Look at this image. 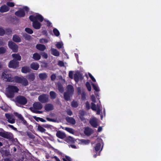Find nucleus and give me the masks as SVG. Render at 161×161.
I'll return each mask as SVG.
<instances>
[{
    "mask_svg": "<svg viewBox=\"0 0 161 161\" xmlns=\"http://www.w3.org/2000/svg\"><path fill=\"white\" fill-rule=\"evenodd\" d=\"M19 66V62L15 59H13L10 61L8 65V66L9 68L13 69H16Z\"/></svg>",
    "mask_w": 161,
    "mask_h": 161,
    "instance_id": "9d476101",
    "label": "nucleus"
},
{
    "mask_svg": "<svg viewBox=\"0 0 161 161\" xmlns=\"http://www.w3.org/2000/svg\"><path fill=\"white\" fill-rule=\"evenodd\" d=\"M14 82L22 84V85L26 86L28 85L29 83L27 79L23 77H21L17 76H14Z\"/></svg>",
    "mask_w": 161,
    "mask_h": 161,
    "instance_id": "7ed1b4c3",
    "label": "nucleus"
},
{
    "mask_svg": "<svg viewBox=\"0 0 161 161\" xmlns=\"http://www.w3.org/2000/svg\"><path fill=\"white\" fill-rule=\"evenodd\" d=\"M101 146V144L100 143H97L94 147L95 152H97L99 151L100 149Z\"/></svg>",
    "mask_w": 161,
    "mask_h": 161,
    "instance_id": "58836bf2",
    "label": "nucleus"
},
{
    "mask_svg": "<svg viewBox=\"0 0 161 161\" xmlns=\"http://www.w3.org/2000/svg\"><path fill=\"white\" fill-rule=\"evenodd\" d=\"M65 141L68 143H74L75 142L74 139L70 136H69L66 138Z\"/></svg>",
    "mask_w": 161,
    "mask_h": 161,
    "instance_id": "c85d7f7f",
    "label": "nucleus"
},
{
    "mask_svg": "<svg viewBox=\"0 0 161 161\" xmlns=\"http://www.w3.org/2000/svg\"><path fill=\"white\" fill-rule=\"evenodd\" d=\"M39 77L41 80H43L46 79L47 76L46 73H40L39 74Z\"/></svg>",
    "mask_w": 161,
    "mask_h": 161,
    "instance_id": "473e14b6",
    "label": "nucleus"
},
{
    "mask_svg": "<svg viewBox=\"0 0 161 161\" xmlns=\"http://www.w3.org/2000/svg\"><path fill=\"white\" fill-rule=\"evenodd\" d=\"M2 77L7 82H14V77H12V75L7 71H4L3 72Z\"/></svg>",
    "mask_w": 161,
    "mask_h": 161,
    "instance_id": "39448f33",
    "label": "nucleus"
},
{
    "mask_svg": "<svg viewBox=\"0 0 161 161\" xmlns=\"http://www.w3.org/2000/svg\"><path fill=\"white\" fill-rule=\"evenodd\" d=\"M35 76L34 74L32 73L28 75L27 78L29 81H33L35 80Z\"/></svg>",
    "mask_w": 161,
    "mask_h": 161,
    "instance_id": "f704fd0d",
    "label": "nucleus"
},
{
    "mask_svg": "<svg viewBox=\"0 0 161 161\" xmlns=\"http://www.w3.org/2000/svg\"><path fill=\"white\" fill-rule=\"evenodd\" d=\"M5 115L7 119V121L9 123L13 124L15 122V120L13 118L12 115L8 113L6 114Z\"/></svg>",
    "mask_w": 161,
    "mask_h": 161,
    "instance_id": "4468645a",
    "label": "nucleus"
},
{
    "mask_svg": "<svg viewBox=\"0 0 161 161\" xmlns=\"http://www.w3.org/2000/svg\"><path fill=\"white\" fill-rule=\"evenodd\" d=\"M29 18L30 20L32 22V26L34 29L38 30L40 28L41 24L38 21V20L40 22H42L43 21V18L41 15L37 14L35 16L31 15L30 16Z\"/></svg>",
    "mask_w": 161,
    "mask_h": 161,
    "instance_id": "f257e3e1",
    "label": "nucleus"
},
{
    "mask_svg": "<svg viewBox=\"0 0 161 161\" xmlns=\"http://www.w3.org/2000/svg\"><path fill=\"white\" fill-rule=\"evenodd\" d=\"M46 111H51L53 109V106L51 103H48L45 105L44 107Z\"/></svg>",
    "mask_w": 161,
    "mask_h": 161,
    "instance_id": "a211bd4d",
    "label": "nucleus"
},
{
    "mask_svg": "<svg viewBox=\"0 0 161 161\" xmlns=\"http://www.w3.org/2000/svg\"><path fill=\"white\" fill-rule=\"evenodd\" d=\"M93 132V130L91 128L87 127L85 128L84 133L87 136H90Z\"/></svg>",
    "mask_w": 161,
    "mask_h": 161,
    "instance_id": "f3484780",
    "label": "nucleus"
},
{
    "mask_svg": "<svg viewBox=\"0 0 161 161\" xmlns=\"http://www.w3.org/2000/svg\"><path fill=\"white\" fill-rule=\"evenodd\" d=\"M14 115L19 119L18 121L19 123L26 126L28 125L27 122L20 114L15 112L14 113Z\"/></svg>",
    "mask_w": 161,
    "mask_h": 161,
    "instance_id": "0eeeda50",
    "label": "nucleus"
},
{
    "mask_svg": "<svg viewBox=\"0 0 161 161\" xmlns=\"http://www.w3.org/2000/svg\"><path fill=\"white\" fill-rule=\"evenodd\" d=\"M51 79L52 81H54L56 79V76L55 74H52L51 76Z\"/></svg>",
    "mask_w": 161,
    "mask_h": 161,
    "instance_id": "69168bd1",
    "label": "nucleus"
},
{
    "mask_svg": "<svg viewBox=\"0 0 161 161\" xmlns=\"http://www.w3.org/2000/svg\"><path fill=\"white\" fill-rule=\"evenodd\" d=\"M6 52V48L3 47H0V54H3Z\"/></svg>",
    "mask_w": 161,
    "mask_h": 161,
    "instance_id": "a18cd8bd",
    "label": "nucleus"
},
{
    "mask_svg": "<svg viewBox=\"0 0 161 161\" xmlns=\"http://www.w3.org/2000/svg\"><path fill=\"white\" fill-rule=\"evenodd\" d=\"M77 93L78 95H81V100H84L86 99V94L84 89L81 90L80 87H78L77 88Z\"/></svg>",
    "mask_w": 161,
    "mask_h": 161,
    "instance_id": "1a4fd4ad",
    "label": "nucleus"
},
{
    "mask_svg": "<svg viewBox=\"0 0 161 161\" xmlns=\"http://www.w3.org/2000/svg\"><path fill=\"white\" fill-rule=\"evenodd\" d=\"M6 44L5 41L3 39H0V45L4 46Z\"/></svg>",
    "mask_w": 161,
    "mask_h": 161,
    "instance_id": "13d9d810",
    "label": "nucleus"
},
{
    "mask_svg": "<svg viewBox=\"0 0 161 161\" xmlns=\"http://www.w3.org/2000/svg\"><path fill=\"white\" fill-rule=\"evenodd\" d=\"M33 118L37 122H39V121L43 122H46V120H45L41 118L37 117L36 116H33Z\"/></svg>",
    "mask_w": 161,
    "mask_h": 161,
    "instance_id": "4c0bfd02",
    "label": "nucleus"
},
{
    "mask_svg": "<svg viewBox=\"0 0 161 161\" xmlns=\"http://www.w3.org/2000/svg\"><path fill=\"white\" fill-rule=\"evenodd\" d=\"M36 48L41 51H44L46 48V46L42 44H37L36 46Z\"/></svg>",
    "mask_w": 161,
    "mask_h": 161,
    "instance_id": "b1692460",
    "label": "nucleus"
},
{
    "mask_svg": "<svg viewBox=\"0 0 161 161\" xmlns=\"http://www.w3.org/2000/svg\"><path fill=\"white\" fill-rule=\"evenodd\" d=\"M42 107V104L39 102H36L34 103L33 107H31L30 109L31 111L33 110H40Z\"/></svg>",
    "mask_w": 161,
    "mask_h": 161,
    "instance_id": "9b49d317",
    "label": "nucleus"
},
{
    "mask_svg": "<svg viewBox=\"0 0 161 161\" xmlns=\"http://www.w3.org/2000/svg\"><path fill=\"white\" fill-rule=\"evenodd\" d=\"M25 12L23 9H21L17 11L15 13V14L17 16L19 17H23L25 15Z\"/></svg>",
    "mask_w": 161,
    "mask_h": 161,
    "instance_id": "f8f14e48",
    "label": "nucleus"
},
{
    "mask_svg": "<svg viewBox=\"0 0 161 161\" xmlns=\"http://www.w3.org/2000/svg\"><path fill=\"white\" fill-rule=\"evenodd\" d=\"M85 112L83 110H80L79 111V116H84Z\"/></svg>",
    "mask_w": 161,
    "mask_h": 161,
    "instance_id": "052dcab7",
    "label": "nucleus"
},
{
    "mask_svg": "<svg viewBox=\"0 0 161 161\" xmlns=\"http://www.w3.org/2000/svg\"><path fill=\"white\" fill-rule=\"evenodd\" d=\"M12 31L11 29L9 28L7 29H6L5 33L7 35H9L11 33Z\"/></svg>",
    "mask_w": 161,
    "mask_h": 161,
    "instance_id": "6e6d98bb",
    "label": "nucleus"
},
{
    "mask_svg": "<svg viewBox=\"0 0 161 161\" xmlns=\"http://www.w3.org/2000/svg\"><path fill=\"white\" fill-rule=\"evenodd\" d=\"M12 133L5 131L2 128H0V136L7 139H11L13 137Z\"/></svg>",
    "mask_w": 161,
    "mask_h": 161,
    "instance_id": "423d86ee",
    "label": "nucleus"
},
{
    "mask_svg": "<svg viewBox=\"0 0 161 161\" xmlns=\"http://www.w3.org/2000/svg\"><path fill=\"white\" fill-rule=\"evenodd\" d=\"M49 95L51 98L52 99H54L56 97V94L53 91H51L49 92Z\"/></svg>",
    "mask_w": 161,
    "mask_h": 161,
    "instance_id": "e433bc0d",
    "label": "nucleus"
},
{
    "mask_svg": "<svg viewBox=\"0 0 161 161\" xmlns=\"http://www.w3.org/2000/svg\"><path fill=\"white\" fill-rule=\"evenodd\" d=\"M78 104L77 101H72L71 105L72 107L75 108L78 106Z\"/></svg>",
    "mask_w": 161,
    "mask_h": 161,
    "instance_id": "49530a36",
    "label": "nucleus"
},
{
    "mask_svg": "<svg viewBox=\"0 0 161 161\" xmlns=\"http://www.w3.org/2000/svg\"><path fill=\"white\" fill-rule=\"evenodd\" d=\"M53 32L55 36H59V32L56 28H54L53 30Z\"/></svg>",
    "mask_w": 161,
    "mask_h": 161,
    "instance_id": "a19ab883",
    "label": "nucleus"
},
{
    "mask_svg": "<svg viewBox=\"0 0 161 161\" xmlns=\"http://www.w3.org/2000/svg\"><path fill=\"white\" fill-rule=\"evenodd\" d=\"M16 101H27L26 98L24 96L19 95L16 98Z\"/></svg>",
    "mask_w": 161,
    "mask_h": 161,
    "instance_id": "c9c22d12",
    "label": "nucleus"
},
{
    "mask_svg": "<svg viewBox=\"0 0 161 161\" xmlns=\"http://www.w3.org/2000/svg\"><path fill=\"white\" fill-rule=\"evenodd\" d=\"M92 85L93 89L97 92L99 91V89L98 86L94 83H92Z\"/></svg>",
    "mask_w": 161,
    "mask_h": 161,
    "instance_id": "37998d69",
    "label": "nucleus"
},
{
    "mask_svg": "<svg viewBox=\"0 0 161 161\" xmlns=\"http://www.w3.org/2000/svg\"><path fill=\"white\" fill-rule=\"evenodd\" d=\"M51 53L55 56H58L59 55V52L56 49L52 48L51 49Z\"/></svg>",
    "mask_w": 161,
    "mask_h": 161,
    "instance_id": "a878e982",
    "label": "nucleus"
},
{
    "mask_svg": "<svg viewBox=\"0 0 161 161\" xmlns=\"http://www.w3.org/2000/svg\"><path fill=\"white\" fill-rule=\"evenodd\" d=\"M41 55L45 59H47L48 58V56L47 54L45 52H42L41 53Z\"/></svg>",
    "mask_w": 161,
    "mask_h": 161,
    "instance_id": "680f3d73",
    "label": "nucleus"
},
{
    "mask_svg": "<svg viewBox=\"0 0 161 161\" xmlns=\"http://www.w3.org/2000/svg\"><path fill=\"white\" fill-rule=\"evenodd\" d=\"M39 42L41 43H47L48 42V40L45 38H42L40 39Z\"/></svg>",
    "mask_w": 161,
    "mask_h": 161,
    "instance_id": "8fccbe9b",
    "label": "nucleus"
},
{
    "mask_svg": "<svg viewBox=\"0 0 161 161\" xmlns=\"http://www.w3.org/2000/svg\"><path fill=\"white\" fill-rule=\"evenodd\" d=\"M5 34V30L2 28L0 27V36H3Z\"/></svg>",
    "mask_w": 161,
    "mask_h": 161,
    "instance_id": "5fc2aeb1",
    "label": "nucleus"
},
{
    "mask_svg": "<svg viewBox=\"0 0 161 161\" xmlns=\"http://www.w3.org/2000/svg\"><path fill=\"white\" fill-rule=\"evenodd\" d=\"M37 129L38 131L41 132H44L46 131V130L39 125H38Z\"/></svg>",
    "mask_w": 161,
    "mask_h": 161,
    "instance_id": "79ce46f5",
    "label": "nucleus"
},
{
    "mask_svg": "<svg viewBox=\"0 0 161 161\" xmlns=\"http://www.w3.org/2000/svg\"><path fill=\"white\" fill-rule=\"evenodd\" d=\"M9 8L7 6L4 5L1 6L0 8V12L2 13L6 12L9 10Z\"/></svg>",
    "mask_w": 161,
    "mask_h": 161,
    "instance_id": "aec40b11",
    "label": "nucleus"
},
{
    "mask_svg": "<svg viewBox=\"0 0 161 161\" xmlns=\"http://www.w3.org/2000/svg\"><path fill=\"white\" fill-rule=\"evenodd\" d=\"M65 130L69 132V133L71 134L74 133V130L71 128L69 127H65Z\"/></svg>",
    "mask_w": 161,
    "mask_h": 161,
    "instance_id": "c03bdc74",
    "label": "nucleus"
},
{
    "mask_svg": "<svg viewBox=\"0 0 161 161\" xmlns=\"http://www.w3.org/2000/svg\"><path fill=\"white\" fill-rule=\"evenodd\" d=\"M81 76V75L80 73L78 72L74 74V78L76 82H78L79 81V77Z\"/></svg>",
    "mask_w": 161,
    "mask_h": 161,
    "instance_id": "393cba45",
    "label": "nucleus"
},
{
    "mask_svg": "<svg viewBox=\"0 0 161 161\" xmlns=\"http://www.w3.org/2000/svg\"><path fill=\"white\" fill-rule=\"evenodd\" d=\"M88 75L89 77L94 82H95L96 81V79L93 77V76L91 75V74L89 73Z\"/></svg>",
    "mask_w": 161,
    "mask_h": 161,
    "instance_id": "0e129e2a",
    "label": "nucleus"
},
{
    "mask_svg": "<svg viewBox=\"0 0 161 161\" xmlns=\"http://www.w3.org/2000/svg\"><path fill=\"white\" fill-rule=\"evenodd\" d=\"M33 58L35 60H38L41 58V56L38 53H35L33 54Z\"/></svg>",
    "mask_w": 161,
    "mask_h": 161,
    "instance_id": "72a5a7b5",
    "label": "nucleus"
},
{
    "mask_svg": "<svg viewBox=\"0 0 161 161\" xmlns=\"http://www.w3.org/2000/svg\"><path fill=\"white\" fill-rule=\"evenodd\" d=\"M57 87L58 90L60 92L62 93L64 92V88L61 83L58 82L57 84Z\"/></svg>",
    "mask_w": 161,
    "mask_h": 161,
    "instance_id": "2f4dec72",
    "label": "nucleus"
},
{
    "mask_svg": "<svg viewBox=\"0 0 161 161\" xmlns=\"http://www.w3.org/2000/svg\"><path fill=\"white\" fill-rule=\"evenodd\" d=\"M89 123L94 128H97L98 126L97 121L95 119H90Z\"/></svg>",
    "mask_w": 161,
    "mask_h": 161,
    "instance_id": "412c9836",
    "label": "nucleus"
},
{
    "mask_svg": "<svg viewBox=\"0 0 161 161\" xmlns=\"http://www.w3.org/2000/svg\"><path fill=\"white\" fill-rule=\"evenodd\" d=\"M97 111V114L98 115H99L100 114V112L101 111V109L100 106L99 105H97V108L96 109Z\"/></svg>",
    "mask_w": 161,
    "mask_h": 161,
    "instance_id": "864d4df0",
    "label": "nucleus"
},
{
    "mask_svg": "<svg viewBox=\"0 0 161 161\" xmlns=\"http://www.w3.org/2000/svg\"><path fill=\"white\" fill-rule=\"evenodd\" d=\"M56 136L57 137L63 139L66 137V135L64 132L58 130L56 132Z\"/></svg>",
    "mask_w": 161,
    "mask_h": 161,
    "instance_id": "ddd939ff",
    "label": "nucleus"
},
{
    "mask_svg": "<svg viewBox=\"0 0 161 161\" xmlns=\"http://www.w3.org/2000/svg\"><path fill=\"white\" fill-rule=\"evenodd\" d=\"M26 134L31 139H34L35 138V136L33 135L31 132L27 131L26 132Z\"/></svg>",
    "mask_w": 161,
    "mask_h": 161,
    "instance_id": "ea45409f",
    "label": "nucleus"
},
{
    "mask_svg": "<svg viewBox=\"0 0 161 161\" xmlns=\"http://www.w3.org/2000/svg\"><path fill=\"white\" fill-rule=\"evenodd\" d=\"M91 109L94 111H96L97 109V107H96V104L93 103H91Z\"/></svg>",
    "mask_w": 161,
    "mask_h": 161,
    "instance_id": "3c124183",
    "label": "nucleus"
},
{
    "mask_svg": "<svg viewBox=\"0 0 161 161\" xmlns=\"http://www.w3.org/2000/svg\"><path fill=\"white\" fill-rule=\"evenodd\" d=\"M13 40L16 42H19L21 41L20 38L17 35H14L13 36Z\"/></svg>",
    "mask_w": 161,
    "mask_h": 161,
    "instance_id": "cd10ccee",
    "label": "nucleus"
},
{
    "mask_svg": "<svg viewBox=\"0 0 161 161\" xmlns=\"http://www.w3.org/2000/svg\"><path fill=\"white\" fill-rule=\"evenodd\" d=\"M12 57L14 58V59H15L16 61H20L21 59V56L19 54H12Z\"/></svg>",
    "mask_w": 161,
    "mask_h": 161,
    "instance_id": "bb28decb",
    "label": "nucleus"
},
{
    "mask_svg": "<svg viewBox=\"0 0 161 161\" xmlns=\"http://www.w3.org/2000/svg\"><path fill=\"white\" fill-rule=\"evenodd\" d=\"M86 86L89 91H91V86L90 83L88 82H87L86 84Z\"/></svg>",
    "mask_w": 161,
    "mask_h": 161,
    "instance_id": "09e8293b",
    "label": "nucleus"
},
{
    "mask_svg": "<svg viewBox=\"0 0 161 161\" xmlns=\"http://www.w3.org/2000/svg\"><path fill=\"white\" fill-rule=\"evenodd\" d=\"M25 31L30 34H32L33 33V31L32 29L29 28H26L25 29Z\"/></svg>",
    "mask_w": 161,
    "mask_h": 161,
    "instance_id": "de8ad7c7",
    "label": "nucleus"
},
{
    "mask_svg": "<svg viewBox=\"0 0 161 161\" xmlns=\"http://www.w3.org/2000/svg\"><path fill=\"white\" fill-rule=\"evenodd\" d=\"M7 5L9 7H12L14 6V3L11 2H8L7 3Z\"/></svg>",
    "mask_w": 161,
    "mask_h": 161,
    "instance_id": "4d7b16f0",
    "label": "nucleus"
},
{
    "mask_svg": "<svg viewBox=\"0 0 161 161\" xmlns=\"http://www.w3.org/2000/svg\"><path fill=\"white\" fill-rule=\"evenodd\" d=\"M65 157V158H63V160L64 161H71V158L69 157L66 156Z\"/></svg>",
    "mask_w": 161,
    "mask_h": 161,
    "instance_id": "bf43d9fd",
    "label": "nucleus"
},
{
    "mask_svg": "<svg viewBox=\"0 0 161 161\" xmlns=\"http://www.w3.org/2000/svg\"><path fill=\"white\" fill-rule=\"evenodd\" d=\"M66 92L70 94H73L74 92V88L73 86L71 85H68L66 87Z\"/></svg>",
    "mask_w": 161,
    "mask_h": 161,
    "instance_id": "6ab92c4d",
    "label": "nucleus"
},
{
    "mask_svg": "<svg viewBox=\"0 0 161 161\" xmlns=\"http://www.w3.org/2000/svg\"><path fill=\"white\" fill-rule=\"evenodd\" d=\"M31 68L34 70H37L39 67V64L37 63L33 62L30 65Z\"/></svg>",
    "mask_w": 161,
    "mask_h": 161,
    "instance_id": "4be33fe9",
    "label": "nucleus"
},
{
    "mask_svg": "<svg viewBox=\"0 0 161 161\" xmlns=\"http://www.w3.org/2000/svg\"><path fill=\"white\" fill-rule=\"evenodd\" d=\"M8 46L14 52L16 53L18 51V46L12 41H10L8 42Z\"/></svg>",
    "mask_w": 161,
    "mask_h": 161,
    "instance_id": "6e6552de",
    "label": "nucleus"
},
{
    "mask_svg": "<svg viewBox=\"0 0 161 161\" xmlns=\"http://www.w3.org/2000/svg\"><path fill=\"white\" fill-rule=\"evenodd\" d=\"M63 45V44L62 43L60 42H58L56 45V47L58 49L61 48Z\"/></svg>",
    "mask_w": 161,
    "mask_h": 161,
    "instance_id": "603ef678",
    "label": "nucleus"
},
{
    "mask_svg": "<svg viewBox=\"0 0 161 161\" xmlns=\"http://www.w3.org/2000/svg\"><path fill=\"white\" fill-rule=\"evenodd\" d=\"M15 102L16 105L19 107H21L22 106L26 105L27 101H15Z\"/></svg>",
    "mask_w": 161,
    "mask_h": 161,
    "instance_id": "c756f323",
    "label": "nucleus"
},
{
    "mask_svg": "<svg viewBox=\"0 0 161 161\" xmlns=\"http://www.w3.org/2000/svg\"><path fill=\"white\" fill-rule=\"evenodd\" d=\"M72 95L67 92H65L64 94V99L66 101H68L70 99V97Z\"/></svg>",
    "mask_w": 161,
    "mask_h": 161,
    "instance_id": "7c9ffc66",
    "label": "nucleus"
},
{
    "mask_svg": "<svg viewBox=\"0 0 161 161\" xmlns=\"http://www.w3.org/2000/svg\"><path fill=\"white\" fill-rule=\"evenodd\" d=\"M38 99L39 101H48V95L46 94H42L39 96Z\"/></svg>",
    "mask_w": 161,
    "mask_h": 161,
    "instance_id": "2eb2a0df",
    "label": "nucleus"
},
{
    "mask_svg": "<svg viewBox=\"0 0 161 161\" xmlns=\"http://www.w3.org/2000/svg\"><path fill=\"white\" fill-rule=\"evenodd\" d=\"M31 70L30 67L28 66H24L22 67L21 71L22 73L26 74L30 73Z\"/></svg>",
    "mask_w": 161,
    "mask_h": 161,
    "instance_id": "dca6fc26",
    "label": "nucleus"
},
{
    "mask_svg": "<svg viewBox=\"0 0 161 161\" xmlns=\"http://www.w3.org/2000/svg\"><path fill=\"white\" fill-rule=\"evenodd\" d=\"M24 36L25 39L27 40H29L31 38V36L30 35L26 34L24 35Z\"/></svg>",
    "mask_w": 161,
    "mask_h": 161,
    "instance_id": "338daca9",
    "label": "nucleus"
},
{
    "mask_svg": "<svg viewBox=\"0 0 161 161\" xmlns=\"http://www.w3.org/2000/svg\"><path fill=\"white\" fill-rule=\"evenodd\" d=\"M14 82L22 84V85L26 86L28 85L29 83L27 79L23 77H21L17 76H14Z\"/></svg>",
    "mask_w": 161,
    "mask_h": 161,
    "instance_id": "20e7f679",
    "label": "nucleus"
},
{
    "mask_svg": "<svg viewBox=\"0 0 161 161\" xmlns=\"http://www.w3.org/2000/svg\"><path fill=\"white\" fill-rule=\"evenodd\" d=\"M66 120L68 122L72 125H75L76 123L75 120L72 117H67L66 118Z\"/></svg>",
    "mask_w": 161,
    "mask_h": 161,
    "instance_id": "5701e85b",
    "label": "nucleus"
},
{
    "mask_svg": "<svg viewBox=\"0 0 161 161\" xmlns=\"http://www.w3.org/2000/svg\"><path fill=\"white\" fill-rule=\"evenodd\" d=\"M19 91V89L17 86L8 85L6 88V94L8 97L12 98L14 97L15 93L18 92Z\"/></svg>",
    "mask_w": 161,
    "mask_h": 161,
    "instance_id": "f03ea898",
    "label": "nucleus"
},
{
    "mask_svg": "<svg viewBox=\"0 0 161 161\" xmlns=\"http://www.w3.org/2000/svg\"><path fill=\"white\" fill-rule=\"evenodd\" d=\"M66 112L67 114L69 116H71L73 114V113L72 111L70 109H67V110Z\"/></svg>",
    "mask_w": 161,
    "mask_h": 161,
    "instance_id": "774afa93",
    "label": "nucleus"
},
{
    "mask_svg": "<svg viewBox=\"0 0 161 161\" xmlns=\"http://www.w3.org/2000/svg\"><path fill=\"white\" fill-rule=\"evenodd\" d=\"M42 126L44 127L47 128L52 129V128L53 127V126L52 125L48 124L43 125H42Z\"/></svg>",
    "mask_w": 161,
    "mask_h": 161,
    "instance_id": "e2e57ef3",
    "label": "nucleus"
}]
</instances>
